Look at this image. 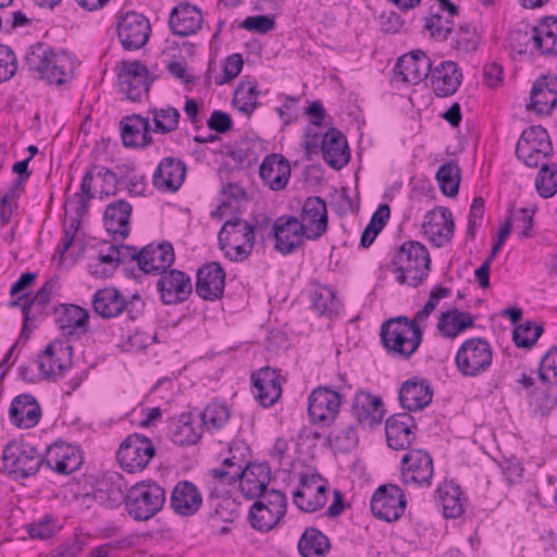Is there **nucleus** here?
Here are the masks:
<instances>
[{
	"mask_svg": "<svg viewBox=\"0 0 557 557\" xmlns=\"http://www.w3.org/2000/svg\"><path fill=\"white\" fill-rule=\"evenodd\" d=\"M391 265L398 284L416 288L429 276L431 269L429 250L420 242H405L391 252Z\"/></svg>",
	"mask_w": 557,
	"mask_h": 557,
	"instance_id": "f257e3e1",
	"label": "nucleus"
},
{
	"mask_svg": "<svg viewBox=\"0 0 557 557\" xmlns=\"http://www.w3.org/2000/svg\"><path fill=\"white\" fill-rule=\"evenodd\" d=\"M25 65L40 78L55 85L71 79L74 72V64L69 54L57 53L42 44L30 47L25 57Z\"/></svg>",
	"mask_w": 557,
	"mask_h": 557,
	"instance_id": "f03ea898",
	"label": "nucleus"
},
{
	"mask_svg": "<svg viewBox=\"0 0 557 557\" xmlns=\"http://www.w3.org/2000/svg\"><path fill=\"white\" fill-rule=\"evenodd\" d=\"M423 329L400 315L385 321L381 326V341L386 350L408 359L422 342Z\"/></svg>",
	"mask_w": 557,
	"mask_h": 557,
	"instance_id": "7ed1b4c3",
	"label": "nucleus"
},
{
	"mask_svg": "<svg viewBox=\"0 0 557 557\" xmlns=\"http://www.w3.org/2000/svg\"><path fill=\"white\" fill-rule=\"evenodd\" d=\"M165 503V491L154 482H139L126 493V510L137 521L156 516Z\"/></svg>",
	"mask_w": 557,
	"mask_h": 557,
	"instance_id": "20e7f679",
	"label": "nucleus"
},
{
	"mask_svg": "<svg viewBox=\"0 0 557 557\" xmlns=\"http://www.w3.org/2000/svg\"><path fill=\"white\" fill-rule=\"evenodd\" d=\"M493 361V348L483 337L466 339L458 348L455 364L461 375L475 377L488 370Z\"/></svg>",
	"mask_w": 557,
	"mask_h": 557,
	"instance_id": "39448f33",
	"label": "nucleus"
},
{
	"mask_svg": "<svg viewBox=\"0 0 557 557\" xmlns=\"http://www.w3.org/2000/svg\"><path fill=\"white\" fill-rule=\"evenodd\" d=\"M287 498L278 490H270L258 498L249 509L251 528L269 532L275 528L286 513Z\"/></svg>",
	"mask_w": 557,
	"mask_h": 557,
	"instance_id": "423d86ee",
	"label": "nucleus"
},
{
	"mask_svg": "<svg viewBox=\"0 0 557 557\" xmlns=\"http://www.w3.org/2000/svg\"><path fill=\"white\" fill-rule=\"evenodd\" d=\"M552 152L553 146L548 133L541 125L525 128L516 146L517 157L529 168L540 166Z\"/></svg>",
	"mask_w": 557,
	"mask_h": 557,
	"instance_id": "0eeeda50",
	"label": "nucleus"
},
{
	"mask_svg": "<svg viewBox=\"0 0 557 557\" xmlns=\"http://www.w3.org/2000/svg\"><path fill=\"white\" fill-rule=\"evenodd\" d=\"M345 397L344 387L336 389L319 386L314 388L308 399V413L312 423L322 426L330 425L337 417Z\"/></svg>",
	"mask_w": 557,
	"mask_h": 557,
	"instance_id": "6e6552de",
	"label": "nucleus"
},
{
	"mask_svg": "<svg viewBox=\"0 0 557 557\" xmlns=\"http://www.w3.org/2000/svg\"><path fill=\"white\" fill-rule=\"evenodd\" d=\"M3 465L10 472L22 478L34 475L44 466L42 455L26 442H10L3 449Z\"/></svg>",
	"mask_w": 557,
	"mask_h": 557,
	"instance_id": "1a4fd4ad",
	"label": "nucleus"
},
{
	"mask_svg": "<svg viewBox=\"0 0 557 557\" xmlns=\"http://www.w3.org/2000/svg\"><path fill=\"white\" fill-rule=\"evenodd\" d=\"M154 454L156 448L151 440L134 433L121 443L116 459L125 471L134 473L144 470Z\"/></svg>",
	"mask_w": 557,
	"mask_h": 557,
	"instance_id": "9d476101",
	"label": "nucleus"
},
{
	"mask_svg": "<svg viewBox=\"0 0 557 557\" xmlns=\"http://www.w3.org/2000/svg\"><path fill=\"white\" fill-rule=\"evenodd\" d=\"M73 347L67 341L51 342L38 356V368L46 380L58 381L72 368Z\"/></svg>",
	"mask_w": 557,
	"mask_h": 557,
	"instance_id": "9b49d317",
	"label": "nucleus"
},
{
	"mask_svg": "<svg viewBox=\"0 0 557 557\" xmlns=\"http://www.w3.org/2000/svg\"><path fill=\"white\" fill-rule=\"evenodd\" d=\"M370 507L373 516L377 519L386 522L397 521L406 508L404 492L394 484L381 485L373 493Z\"/></svg>",
	"mask_w": 557,
	"mask_h": 557,
	"instance_id": "f8f14e48",
	"label": "nucleus"
},
{
	"mask_svg": "<svg viewBox=\"0 0 557 557\" xmlns=\"http://www.w3.org/2000/svg\"><path fill=\"white\" fill-rule=\"evenodd\" d=\"M150 34L149 20L140 13L129 11L119 21L117 36L125 50L140 49L147 44Z\"/></svg>",
	"mask_w": 557,
	"mask_h": 557,
	"instance_id": "ddd939ff",
	"label": "nucleus"
},
{
	"mask_svg": "<svg viewBox=\"0 0 557 557\" xmlns=\"http://www.w3.org/2000/svg\"><path fill=\"white\" fill-rule=\"evenodd\" d=\"M400 472L405 484L429 486L434 472L432 457L424 450L410 449L401 458Z\"/></svg>",
	"mask_w": 557,
	"mask_h": 557,
	"instance_id": "4468645a",
	"label": "nucleus"
},
{
	"mask_svg": "<svg viewBox=\"0 0 557 557\" xmlns=\"http://www.w3.org/2000/svg\"><path fill=\"white\" fill-rule=\"evenodd\" d=\"M271 235L274 237V249L288 255L301 247L307 239L305 231L294 215H281L272 224Z\"/></svg>",
	"mask_w": 557,
	"mask_h": 557,
	"instance_id": "2eb2a0df",
	"label": "nucleus"
},
{
	"mask_svg": "<svg viewBox=\"0 0 557 557\" xmlns=\"http://www.w3.org/2000/svg\"><path fill=\"white\" fill-rule=\"evenodd\" d=\"M160 300L164 305L186 301L193 292L190 277L183 271L171 269L160 274L157 282Z\"/></svg>",
	"mask_w": 557,
	"mask_h": 557,
	"instance_id": "dca6fc26",
	"label": "nucleus"
},
{
	"mask_svg": "<svg viewBox=\"0 0 557 557\" xmlns=\"http://www.w3.org/2000/svg\"><path fill=\"white\" fill-rule=\"evenodd\" d=\"M42 462L44 467L59 474H70L81 467L83 456L78 447L64 442H55L46 448Z\"/></svg>",
	"mask_w": 557,
	"mask_h": 557,
	"instance_id": "f3484780",
	"label": "nucleus"
},
{
	"mask_svg": "<svg viewBox=\"0 0 557 557\" xmlns=\"http://www.w3.org/2000/svg\"><path fill=\"white\" fill-rule=\"evenodd\" d=\"M424 235L436 247L448 244L454 235L455 223L451 212L446 207L428 211L422 223Z\"/></svg>",
	"mask_w": 557,
	"mask_h": 557,
	"instance_id": "a211bd4d",
	"label": "nucleus"
},
{
	"mask_svg": "<svg viewBox=\"0 0 557 557\" xmlns=\"http://www.w3.org/2000/svg\"><path fill=\"white\" fill-rule=\"evenodd\" d=\"M298 223L307 239L320 238L327 228L326 202L320 197H309L302 205Z\"/></svg>",
	"mask_w": 557,
	"mask_h": 557,
	"instance_id": "6ab92c4d",
	"label": "nucleus"
},
{
	"mask_svg": "<svg viewBox=\"0 0 557 557\" xmlns=\"http://www.w3.org/2000/svg\"><path fill=\"white\" fill-rule=\"evenodd\" d=\"M119 86L128 99L136 101L149 89L148 70L139 61H125L117 75Z\"/></svg>",
	"mask_w": 557,
	"mask_h": 557,
	"instance_id": "aec40b11",
	"label": "nucleus"
},
{
	"mask_svg": "<svg viewBox=\"0 0 557 557\" xmlns=\"http://www.w3.org/2000/svg\"><path fill=\"white\" fill-rule=\"evenodd\" d=\"M225 271L219 262L203 264L197 271L196 294L205 300H218L223 296Z\"/></svg>",
	"mask_w": 557,
	"mask_h": 557,
	"instance_id": "412c9836",
	"label": "nucleus"
},
{
	"mask_svg": "<svg viewBox=\"0 0 557 557\" xmlns=\"http://www.w3.org/2000/svg\"><path fill=\"white\" fill-rule=\"evenodd\" d=\"M431 70V59L423 51L413 50L398 59L395 75L407 84L417 85L429 77Z\"/></svg>",
	"mask_w": 557,
	"mask_h": 557,
	"instance_id": "4be33fe9",
	"label": "nucleus"
},
{
	"mask_svg": "<svg viewBox=\"0 0 557 557\" xmlns=\"http://www.w3.org/2000/svg\"><path fill=\"white\" fill-rule=\"evenodd\" d=\"M433 389L429 380L412 376L406 380L398 392L400 406L408 411L422 410L430 405Z\"/></svg>",
	"mask_w": 557,
	"mask_h": 557,
	"instance_id": "5701e85b",
	"label": "nucleus"
},
{
	"mask_svg": "<svg viewBox=\"0 0 557 557\" xmlns=\"http://www.w3.org/2000/svg\"><path fill=\"white\" fill-rule=\"evenodd\" d=\"M252 393L262 407L273 406L282 395L276 370L263 367L251 374Z\"/></svg>",
	"mask_w": 557,
	"mask_h": 557,
	"instance_id": "b1692460",
	"label": "nucleus"
},
{
	"mask_svg": "<svg viewBox=\"0 0 557 557\" xmlns=\"http://www.w3.org/2000/svg\"><path fill=\"white\" fill-rule=\"evenodd\" d=\"M132 306V301L128 302L114 287L98 289L92 296V308L95 312L103 319L119 317L124 311L127 312L131 319H135Z\"/></svg>",
	"mask_w": 557,
	"mask_h": 557,
	"instance_id": "393cba45",
	"label": "nucleus"
},
{
	"mask_svg": "<svg viewBox=\"0 0 557 557\" xmlns=\"http://www.w3.org/2000/svg\"><path fill=\"white\" fill-rule=\"evenodd\" d=\"M186 176V165L183 160L175 157L163 158L153 175V186L164 193H174L182 186Z\"/></svg>",
	"mask_w": 557,
	"mask_h": 557,
	"instance_id": "a878e982",
	"label": "nucleus"
},
{
	"mask_svg": "<svg viewBox=\"0 0 557 557\" xmlns=\"http://www.w3.org/2000/svg\"><path fill=\"white\" fill-rule=\"evenodd\" d=\"M174 260V249L170 243L150 244L139 251L138 268L146 274H162Z\"/></svg>",
	"mask_w": 557,
	"mask_h": 557,
	"instance_id": "bb28decb",
	"label": "nucleus"
},
{
	"mask_svg": "<svg viewBox=\"0 0 557 557\" xmlns=\"http://www.w3.org/2000/svg\"><path fill=\"white\" fill-rule=\"evenodd\" d=\"M351 412L360 424L373 428L382 422L385 409L381 397L359 391L354 397Z\"/></svg>",
	"mask_w": 557,
	"mask_h": 557,
	"instance_id": "cd10ccee",
	"label": "nucleus"
},
{
	"mask_svg": "<svg viewBox=\"0 0 557 557\" xmlns=\"http://www.w3.org/2000/svg\"><path fill=\"white\" fill-rule=\"evenodd\" d=\"M414 419L408 413L391 416L385 423L386 441L391 448L408 449L414 441Z\"/></svg>",
	"mask_w": 557,
	"mask_h": 557,
	"instance_id": "c85d7f7f",
	"label": "nucleus"
},
{
	"mask_svg": "<svg viewBox=\"0 0 557 557\" xmlns=\"http://www.w3.org/2000/svg\"><path fill=\"white\" fill-rule=\"evenodd\" d=\"M271 481V469L268 463H251L240 470L239 488L242 494L249 499L260 498L265 494Z\"/></svg>",
	"mask_w": 557,
	"mask_h": 557,
	"instance_id": "c756f323",
	"label": "nucleus"
},
{
	"mask_svg": "<svg viewBox=\"0 0 557 557\" xmlns=\"http://www.w3.org/2000/svg\"><path fill=\"white\" fill-rule=\"evenodd\" d=\"M201 11L189 2H181L172 9L169 25L173 34L186 37L196 34L202 25Z\"/></svg>",
	"mask_w": 557,
	"mask_h": 557,
	"instance_id": "7c9ffc66",
	"label": "nucleus"
},
{
	"mask_svg": "<svg viewBox=\"0 0 557 557\" xmlns=\"http://www.w3.org/2000/svg\"><path fill=\"white\" fill-rule=\"evenodd\" d=\"M259 176L271 190H282L290 177L288 160L278 153L268 154L259 168Z\"/></svg>",
	"mask_w": 557,
	"mask_h": 557,
	"instance_id": "2f4dec72",
	"label": "nucleus"
},
{
	"mask_svg": "<svg viewBox=\"0 0 557 557\" xmlns=\"http://www.w3.org/2000/svg\"><path fill=\"white\" fill-rule=\"evenodd\" d=\"M320 152L323 161L335 170L346 165L350 157L346 137L336 128L323 134Z\"/></svg>",
	"mask_w": 557,
	"mask_h": 557,
	"instance_id": "473e14b6",
	"label": "nucleus"
},
{
	"mask_svg": "<svg viewBox=\"0 0 557 557\" xmlns=\"http://www.w3.org/2000/svg\"><path fill=\"white\" fill-rule=\"evenodd\" d=\"M431 86L438 97H447L456 92L462 81V73L457 63L453 61H442L433 66L429 75Z\"/></svg>",
	"mask_w": 557,
	"mask_h": 557,
	"instance_id": "72a5a7b5",
	"label": "nucleus"
},
{
	"mask_svg": "<svg viewBox=\"0 0 557 557\" xmlns=\"http://www.w3.org/2000/svg\"><path fill=\"white\" fill-rule=\"evenodd\" d=\"M9 417L10 421L15 426L29 429L38 424L41 417V409L34 396L22 394L12 400Z\"/></svg>",
	"mask_w": 557,
	"mask_h": 557,
	"instance_id": "f704fd0d",
	"label": "nucleus"
},
{
	"mask_svg": "<svg viewBox=\"0 0 557 557\" xmlns=\"http://www.w3.org/2000/svg\"><path fill=\"white\" fill-rule=\"evenodd\" d=\"M121 137L124 146L145 148L152 144V131L149 117L131 115L120 122Z\"/></svg>",
	"mask_w": 557,
	"mask_h": 557,
	"instance_id": "c9c22d12",
	"label": "nucleus"
},
{
	"mask_svg": "<svg viewBox=\"0 0 557 557\" xmlns=\"http://www.w3.org/2000/svg\"><path fill=\"white\" fill-rule=\"evenodd\" d=\"M531 104L539 114H549L557 104V77L542 75L532 86Z\"/></svg>",
	"mask_w": 557,
	"mask_h": 557,
	"instance_id": "e433bc0d",
	"label": "nucleus"
},
{
	"mask_svg": "<svg viewBox=\"0 0 557 557\" xmlns=\"http://www.w3.org/2000/svg\"><path fill=\"white\" fill-rule=\"evenodd\" d=\"M170 503L176 513L191 516L200 508L202 496L194 483L181 481L173 488Z\"/></svg>",
	"mask_w": 557,
	"mask_h": 557,
	"instance_id": "4c0bfd02",
	"label": "nucleus"
},
{
	"mask_svg": "<svg viewBox=\"0 0 557 557\" xmlns=\"http://www.w3.org/2000/svg\"><path fill=\"white\" fill-rule=\"evenodd\" d=\"M529 40L541 54L557 57V16L543 17L532 27Z\"/></svg>",
	"mask_w": 557,
	"mask_h": 557,
	"instance_id": "58836bf2",
	"label": "nucleus"
},
{
	"mask_svg": "<svg viewBox=\"0 0 557 557\" xmlns=\"http://www.w3.org/2000/svg\"><path fill=\"white\" fill-rule=\"evenodd\" d=\"M240 470L237 467L225 466L224 460L218 468L210 469L208 472L207 486L211 497L220 498L228 496L231 488L239 484Z\"/></svg>",
	"mask_w": 557,
	"mask_h": 557,
	"instance_id": "ea45409f",
	"label": "nucleus"
},
{
	"mask_svg": "<svg viewBox=\"0 0 557 557\" xmlns=\"http://www.w3.org/2000/svg\"><path fill=\"white\" fill-rule=\"evenodd\" d=\"M132 206L126 200H116L108 205L104 213V227L108 233L125 238L129 234V216Z\"/></svg>",
	"mask_w": 557,
	"mask_h": 557,
	"instance_id": "a19ab883",
	"label": "nucleus"
},
{
	"mask_svg": "<svg viewBox=\"0 0 557 557\" xmlns=\"http://www.w3.org/2000/svg\"><path fill=\"white\" fill-rule=\"evenodd\" d=\"M97 170V176L102 180V185L100 186V195L101 196H110L114 195L116 190L117 177L116 174L104 166L94 165L88 169L82 180L81 184V202L82 205H86L90 199L94 198V194L91 191V183L94 180V171Z\"/></svg>",
	"mask_w": 557,
	"mask_h": 557,
	"instance_id": "79ce46f5",
	"label": "nucleus"
},
{
	"mask_svg": "<svg viewBox=\"0 0 557 557\" xmlns=\"http://www.w3.org/2000/svg\"><path fill=\"white\" fill-rule=\"evenodd\" d=\"M91 495L94 500L104 508L112 509L116 508L122 503L126 504V494L122 479L119 475L110 476L100 482Z\"/></svg>",
	"mask_w": 557,
	"mask_h": 557,
	"instance_id": "37998d69",
	"label": "nucleus"
},
{
	"mask_svg": "<svg viewBox=\"0 0 557 557\" xmlns=\"http://www.w3.org/2000/svg\"><path fill=\"white\" fill-rule=\"evenodd\" d=\"M474 325V317L470 312L456 308L442 312L437 329L443 337L455 338L458 334Z\"/></svg>",
	"mask_w": 557,
	"mask_h": 557,
	"instance_id": "c03bdc74",
	"label": "nucleus"
},
{
	"mask_svg": "<svg viewBox=\"0 0 557 557\" xmlns=\"http://www.w3.org/2000/svg\"><path fill=\"white\" fill-rule=\"evenodd\" d=\"M310 301L317 314L329 319L336 317L342 308L336 292L326 285L315 286L310 293Z\"/></svg>",
	"mask_w": 557,
	"mask_h": 557,
	"instance_id": "a18cd8bd",
	"label": "nucleus"
},
{
	"mask_svg": "<svg viewBox=\"0 0 557 557\" xmlns=\"http://www.w3.org/2000/svg\"><path fill=\"white\" fill-rule=\"evenodd\" d=\"M302 557H324L330 550V540L317 528H306L298 541Z\"/></svg>",
	"mask_w": 557,
	"mask_h": 557,
	"instance_id": "49530a36",
	"label": "nucleus"
},
{
	"mask_svg": "<svg viewBox=\"0 0 557 557\" xmlns=\"http://www.w3.org/2000/svg\"><path fill=\"white\" fill-rule=\"evenodd\" d=\"M88 319V312L76 305H63L57 310V323L65 336L72 335L78 327H84Z\"/></svg>",
	"mask_w": 557,
	"mask_h": 557,
	"instance_id": "de8ad7c7",
	"label": "nucleus"
},
{
	"mask_svg": "<svg viewBox=\"0 0 557 557\" xmlns=\"http://www.w3.org/2000/svg\"><path fill=\"white\" fill-rule=\"evenodd\" d=\"M436 493L446 518H458L463 513L462 493L458 485L445 482L437 487Z\"/></svg>",
	"mask_w": 557,
	"mask_h": 557,
	"instance_id": "09e8293b",
	"label": "nucleus"
},
{
	"mask_svg": "<svg viewBox=\"0 0 557 557\" xmlns=\"http://www.w3.org/2000/svg\"><path fill=\"white\" fill-rule=\"evenodd\" d=\"M456 16L457 15L434 12V8H431L430 15L425 17L424 29L429 32L432 39L445 41L454 32V17Z\"/></svg>",
	"mask_w": 557,
	"mask_h": 557,
	"instance_id": "8fccbe9b",
	"label": "nucleus"
},
{
	"mask_svg": "<svg viewBox=\"0 0 557 557\" xmlns=\"http://www.w3.org/2000/svg\"><path fill=\"white\" fill-rule=\"evenodd\" d=\"M235 238L238 242H255V226L240 218L227 220L218 234V242H232Z\"/></svg>",
	"mask_w": 557,
	"mask_h": 557,
	"instance_id": "3c124183",
	"label": "nucleus"
},
{
	"mask_svg": "<svg viewBox=\"0 0 557 557\" xmlns=\"http://www.w3.org/2000/svg\"><path fill=\"white\" fill-rule=\"evenodd\" d=\"M258 95L255 81H243L235 89L233 103L240 112L250 115L258 106Z\"/></svg>",
	"mask_w": 557,
	"mask_h": 557,
	"instance_id": "603ef678",
	"label": "nucleus"
},
{
	"mask_svg": "<svg viewBox=\"0 0 557 557\" xmlns=\"http://www.w3.org/2000/svg\"><path fill=\"white\" fill-rule=\"evenodd\" d=\"M149 113L152 115V132L169 134L177 129L181 114L174 107L152 108Z\"/></svg>",
	"mask_w": 557,
	"mask_h": 557,
	"instance_id": "864d4df0",
	"label": "nucleus"
},
{
	"mask_svg": "<svg viewBox=\"0 0 557 557\" xmlns=\"http://www.w3.org/2000/svg\"><path fill=\"white\" fill-rule=\"evenodd\" d=\"M436 180L441 191L448 197H455L458 194L460 182V169L453 162L448 161L440 166L436 173Z\"/></svg>",
	"mask_w": 557,
	"mask_h": 557,
	"instance_id": "5fc2aeb1",
	"label": "nucleus"
},
{
	"mask_svg": "<svg viewBox=\"0 0 557 557\" xmlns=\"http://www.w3.org/2000/svg\"><path fill=\"white\" fill-rule=\"evenodd\" d=\"M60 288L59 278L52 277L48 280L30 298V301H26L22 306V312L24 315V324L23 329H26L27 321L29 320V311L32 307L35 306H46L50 302V300L57 295L58 289Z\"/></svg>",
	"mask_w": 557,
	"mask_h": 557,
	"instance_id": "6e6d98bb",
	"label": "nucleus"
},
{
	"mask_svg": "<svg viewBox=\"0 0 557 557\" xmlns=\"http://www.w3.org/2000/svg\"><path fill=\"white\" fill-rule=\"evenodd\" d=\"M450 47L458 52L470 53L478 49L480 37L475 28L470 25L454 27Z\"/></svg>",
	"mask_w": 557,
	"mask_h": 557,
	"instance_id": "4d7b16f0",
	"label": "nucleus"
},
{
	"mask_svg": "<svg viewBox=\"0 0 557 557\" xmlns=\"http://www.w3.org/2000/svg\"><path fill=\"white\" fill-rule=\"evenodd\" d=\"M535 178V188L543 198H549L557 193V163H543Z\"/></svg>",
	"mask_w": 557,
	"mask_h": 557,
	"instance_id": "13d9d810",
	"label": "nucleus"
},
{
	"mask_svg": "<svg viewBox=\"0 0 557 557\" xmlns=\"http://www.w3.org/2000/svg\"><path fill=\"white\" fill-rule=\"evenodd\" d=\"M327 492H314V490L306 491V488H297L293 493L295 505L302 511L314 512L326 504Z\"/></svg>",
	"mask_w": 557,
	"mask_h": 557,
	"instance_id": "bf43d9fd",
	"label": "nucleus"
},
{
	"mask_svg": "<svg viewBox=\"0 0 557 557\" xmlns=\"http://www.w3.org/2000/svg\"><path fill=\"white\" fill-rule=\"evenodd\" d=\"M543 333V327L534 322L528 321L518 325L512 334V341L517 347L531 348Z\"/></svg>",
	"mask_w": 557,
	"mask_h": 557,
	"instance_id": "052dcab7",
	"label": "nucleus"
},
{
	"mask_svg": "<svg viewBox=\"0 0 557 557\" xmlns=\"http://www.w3.org/2000/svg\"><path fill=\"white\" fill-rule=\"evenodd\" d=\"M200 434L196 432L189 418L182 417L171 432V440L175 445H193L198 442Z\"/></svg>",
	"mask_w": 557,
	"mask_h": 557,
	"instance_id": "680f3d73",
	"label": "nucleus"
},
{
	"mask_svg": "<svg viewBox=\"0 0 557 557\" xmlns=\"http://www.w3.org/2000/svg\"><path fill=\"white\" fill-rule=\"evenodd\" d=\"M228 418L230 413L226 406L218 403L209 404L201 413V421L209 430L222 428Z\"/></svg>",
	"mask_w": 557,
	"mask_h": 557,
	"instance_id": "e2e57ef3",
	"label": "nucleus"
},
{
	"mask_svg": "<svg viewBox=\"0 0 557 557\" xmlns=\"http://www.w3.org/2000/svg\"><path fill=\"white\" fill-rule=\"evenodd\" d=\"M25 529L30 539L48 540L57 533L59 527L51 516H45L37 521L26 524Z\"/></svg>",
	"mask_w": 557,
	"mask_h": 557,
	"instance_id": "0e129e2a",
	"label": "nucleus"
},
{
	"mask_svg": "<svg viewBox=\"0 0 557 557\" xmlns=\"http://www.w3.org/2000/svg\"><path fill=\"white\" fill-rule=\"evenodd\" d=\"M227 156L239 166L249 168L258 161L256 144L245 140L227 152Z\"/></svg>",
	"mask_w": 557,
	"mask_h": 557,
	"instance_id": "69168bd1",
	"label": "nucleus"
},
{
	"mask_svg": "<svg viewBox=\"0 0 557 557\" xmlns=\"http://www.w3.org/2000/svg\"><path fill=\"white\" fill-rule=\"evenodd\" d=\"M539 376L542 382L557 385V347H552L542 358Z\"/></svg>",
	"mask_w": 557,
	"mask_h": 557,
	"instance_id": "338daca9",
	"label": "nucleus"
},
{
	"mask_svg": "<svg viewBox=\"0 0 557 557\" xmlns=\"http://www.w3.org/2000/svg\"><path fill=\"white\" fill-rule=\"evenodd\" d=\"M255 242H249V238H246V242H238L235 238L232 242H219L221 249L225 250V256L232 261H243L245 260L252 250Z\"/></svg>",
	"mask_w": 557,
	"mask_h": 557,
	"instance_id": "774afa93",
	"label": "nucleus"
}]
</instances>
